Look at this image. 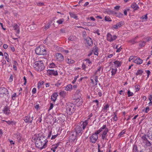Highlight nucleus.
Instances as JSON below:
<instances>
[{"label": "nucleus", "instance_id": "51", "mask_svg": "<svg viewBox=\"0 0 152 152\" xmlns=\"http://www.w3.org/2000/svg\"><path fill=\"white\" fill-rule=\"evenodd\" d=\"M43 81H41V82H40L39 83H38V88L39 89L42 86V85H43Z\"/></svg>", "mask_w": 152, "mask_h": 152}, {"label": "nucleus", "instance_id": "5", "mask_svg": "<svg viewBox=\"0 0 152 152\" xmlns=\"http://www.w3.org/2000/svg\"><path fill=\"white\" fill-rule=\"evenodd\" d=\"M101 129H99L92 134L89 137V142L92 143H95L98 139V134L101 132Z\"/></svg>", "mask_w": 152, "mask_h": 152}, {"label": "nucleus", "instance_id": "57", "mask_svg": "<svg viewBox=\"0 0 152 152\" xmlns=\"http://www.w3.org/2000/svg\"><path fill=\"white\" fill-rule=\"evenodd\" d=\"M36 4L38 6H43L44 4L43 3L41 2H37L36 3Z\"/></svg>", "mask_w": 152, "mask_h": 152}, {"label": "nucleus", "instance_id": "50", "mask_svg": "<svg viewBox=\"0 0 152 152\" xmlns=\"http://www.w3.org/2000/svg\"><path fill=\"white\" fill-rule=\"evenodd\" d=\"M132 152H137V147L136 145H134L133 146Z\"/></svg>", "mask_w": 152, "mask_h": 152}, {"label": "nucleus", "instance_id": "34", "mask_svg": "<svg viewBox=\"0 0 152 152\" xmlns=\"http://www.w3.org/2000/svg\"><path fill=\"white\" fill-rule=\"evenodd\" d=\"M82 99H78L77 100H76V101L77 102V106H80L82 104Z\"/></svg>", "mask_w": 152, "mask_h": 152}, {"label": "nucleus", "instance_id": "27", "mask_svg": "<svg viewBox=\"0 0 152 152\" xmlns=\"http://www.w3.org/2000/svg\"><path fill=\"white\" fill-rule=\"evenodd\" d=\"M98 48L97 47L94 46L93 47V51L94 55L97 56L98 54Z\"/></svg>", "mask_w": 152, "mask_h": 152}, {"label": "nucleus", "instance_id": "22", "mask_svg": "<svg viewBox=\"0 0 152 152\" xmlns=\"http://www.w3.org/2000/svg\"><path fill=\"white\" fill-rule=\"evenodd\" d=\"M133 61L138 64H140L142 63V60L139 58H137L136 59L133 60Z\"/></svg>", "mask_w": 152, "mask_h": 152}, {"label": "nucleus", "instance_id": "62", "mask_svg": "<svg viewBox=\"0 0 152 152\" xmlns=\"http://www.w3.org/2000/svg\"><path fill=\"white\" fill-rule=\"evenodd\" d=\"M118 119V117L116 114H115L113 118V120L115 121H117Z\"/></svg>", "mask_w": 152, "mask_h": 152}, {"label": "nucleus", "instance_id": "46", "mask_svg": "<svg viewBox=\"0 0 152 152\" xmlns=\"http://www.w3.org/2000/svg\"><path fill=\"white\" fill-rule=\"evenodd\" d=\"M76 39V37L74 36H70L68 39L70 41H73L75 40Z\"/></svg>", "mask_w": 152, "mask_h": 152}, {"label": "nucleus", "instance_id": "26", "mask_svg": "<svg viewBox=\"0 0 152 152\" xmlns=\"http://www.w3.org/2000/svg\"><path fill=\"white\" fill-rule=\"evenodd\" d=\"M65 90L67 91H71L72 89V85L71 84H69L64 87Z\"/></svg>", "mask_w": 152, "mask_h": 152}, {"label": "nucleus", "instance_id": "58", "mask_svg": "<svg viewBox=\"0 0 152 152\" xmlns=\"http://www.w3.org/2000/svg\"><path fill=\"white\" fill-rule=\"evenodd\" d=\"M55 66V65L53 63L50 64L49 65V67L50 68H53Z\"/></svg>", "mask_w": 152, "mask_h": 152}, {"label": "nucleus", "instance_id": "54", "mask_svg": "<svg viewBox=\"0 0 152 152\" xmlns=\"http://www.w3.org/2000/svg\"><path fill=\"white\" fill-rule=\"evenodd\" d=\"M149 100L150 101V102L149 103V104L150 105H151V104H152V94L149 96Z\"/></svg>", "mask_w": 152, "mask_h": 152}, {"label": "nucleus", "instance_id": "9", "mask_svg": "<svg viewBox=\"0 0 152 152\" xmlns=\"http://www.w3.org/2000/svg\"><path fill=\"white\" fill-rule=\"evenodd\" d=\"M117 38L116 35H112L110 33H108L107 35V40L110 42L115 40Z\"/></svg>", "mask_w": 152, "mask_h": 152}, {"label": "nucleus", "instance_id": "23", "mask_svg": "<svg viewBox=\"0 0 152 152\" xmlns=\"http://www.w3.org/2000/svg\"><path fill=\"white\" fill-rule=\"evenodd\" d=\"M87 43L88 45L91 46L93 45L92 40L91 38L89 37H88L86 39Z\"/></svg>", "mask_w": 152, "mask_h": 152}, {"label": "nucleus", "instance_id": "30", "mask_svg": "<svg viewBox=\"0 0 152 152\" xmlns=\"http://www.w3.org/2000/svg\"><path fill=\"white\" fill-rule=\"evenodd\" d=\"M69 14L71 17L73 18L74 19H77V17L76 15L74 13L70 12L69 13Z\"/></svg>", "mask_w": 152, "mask_h": 152}, {"label": "nucleus", "instance_id": "11", "mask_svg": "<svg viewBox=\"0 0 152 152\" xmlns=\"http://www.w3.org/2000/svg\"><path fill=\"white\" fill-rule=\"evenodd\" d=\"M47 72L48 75L57 76L58 75V73L56 70L53 69H49L47 70Z\"/></svg>", "mask_w": 152, "mask_h": 152}, {"label": "nucleus", "instance_id": "33", "mask_svg": "<svg viewBox=\"0 0 152 152\" xmlns=\"http://www.w3.org/2000/svg\"><path fill=\"white\" fill-rule=\"evenodd\" d=\"M66 92L64 91H61L60 92L59 95L62 97H64L66 95Z\"/></svg>", "mask_w": 152, "mask_h": 152}, {"label": "nucleus", "instance_id": "56", "mask_svg": "<svg viewBox=\"0 0 152 152\" xmlns=\"http://www.w3.org/2000/svg\"><path fill=\"white\" fill-rule=\"evenodd\" d=\"M137 6V4L134 2L132 3L131 7L132 8H134Z\"/></svg>", "mask_w": 152, "mask_h": 152}, {"label": "nucleus", "instance_id": "40", "mask_svg": "<svg viewBox=\"0 0 152 152\" xmlns=\"http://www.w3.org/2000/svg\"><path fill=\"white\" fill-rule=\"evenodd\" d=\"M116 17L119 18H122L123 17V14L121 12L117 13L115 12V14Z\"/></svg>", "mask_w": 152, "mask_h": 152}, {"label": "nucleus", "instance_id": "42", "mask_svg": "<svg viewBox=\"0 0 152 152\" xmlns=\"http://www.w3.org/2000/svg\"><path fill=\"white\" fill-rule=\"evenodd\" d=\"M121 46L119 48H118V45H117L115 47V49H117V50L116 51V52L117 53L119 52L122 49V48L121 47Z\"/></svg>", "mask_w": 152, "mask_h": 152}, {"label": "nucleus", "instance_id": "14", "mask_svg": "<svg viewBox=\"0 0 152 152\" xmlns=\"http://www.w3.org/2000/svg\"><path fill=\"white\" fill-rule=\"evenodd\" d=\"M76 133L75 132H72L70 137V139L72 141L76 142L77 140Z\"/></svg>", "mask_w": 152, "mask_h": 152}, {"label": "nucleus", "instance_id": "52", "mask_svg": "<svg viewBox=\"0 0 152 152\" xmlns=\"http://www.w3.org/2000/svg\"><path fill=\"white\" fill-rule=\"evenodd\" d=\"M17 96V94L16 93H13L12 96V98L13 100H15V98Z\"/></svg>", "mask_w": 152, "mask_h": 152}, {"label": "nucleus", "instance_id": "3", "mask_svg": "<svg viewBox=\"0 0 152 152\" xmlns=\"http://www.w3.org/2000/svg\"><path fill=\"white\" fill-rule=\"evenodd\" d=\"M35 69L37 71H41L44 69L45 67L42 61H35L33 65Z\"/></svg>", "mask_w": 152, "mask_h": 152}, {"label": "nucleus", "instance_id": "43", "mask_svg": "<svg viewBox=\"0 0 152 152\" xmlns=\"http://www.w3.org/2000/svg\"><path fill=\"white\" fill-rule=\"evenodd\" d=\"M104 20L105 21L108 22H110L112 21V20L108 16H106L105 17Z\"/></svg>", "mask_w": 152, "mask_h": 152}, {"label": "nucleus", "instance_id": "64", "mask_svg": "<svg viewBox=\"0 0 152 152\" xmlns=\"http://www.w3.org/2000/svg\"><path fill=\"white\" fill-rule=\"evenodd\" d=\"M13 76L12 75H10V78H9V82H11L13 81Z\"/></svg>", "mask_w": 152, "mask_h": 152}, {"label": "nucleus", "instance_id": "4", "mask_svg": "<svg viewBox=\"0 0 152 152\" xmlns=\"http://www.w3.org/2000/svg\"><path fill=\"white\" fill-rule=\"evenodd\" d=\"M66 112L69 115L72 114L75 110V106L73 103L69 102L66 104Z\"/></svg>", "mask_w": 152, "mask_h": 152}, {"label": "nucleus", "instance_id": "38", "mask_svg": "<svg viewBox=\"0 0 152 152\" xmlns=\"http://www.w3.org/2000/svg\"><path fill=\"white\" fill-rule=\"evenodd\" d=\"M66 62L68 64H72L75 62V61L71 59L67 58V60L66 61Z\"/></svg>", "mask_w": 152, "mask_h": 152}, {"label": "nucleus", "instance_id": "49", "mask_svg": "<svg viewBox=\"0 0 152 152\" xmlns=\"http://www.w3.org/2000/svg\"><path fill=\"white\" fill-rule=\"evenodd\" d=\"M114 55H115V53H112L110 54H108L107 57V59L108 58H111Z\"/></svg>", "mask_w": 152, "mask_h": 152}, {"label": "nucleus", "instance_id": "1", "mask_svg": "<svg viewBox=\"0 0 152 152\" xmlns=\"http://www.w3.org/2000/svg\"><path fill=\"white\" fill-rule=\"evenodd\" d=\"M34 140L35 141L36 147L39 150H41L47 147L48 141L45 137L39 136L38 134L35 136Z\"/></svg>", "mask_w": 152, "mask_h": 152}, {"label": "nucleus", "instance_id": "17", "mask_svg": "<svg viewBox=\"0 0 152 152\" xmlns=\"http://www.w3.org/2000/svg\"><path fill=\"white\" fill-rule=\"evenodd\" d=\"M30 116L28 115L26 116L24 118V120L26 123H31L33 120V117H32V118H30Z\"/></svg>", "mask_w": 152, "mask_h": 152}, {"label": "nucleus", "instance_id": "18", "mask_svg": "<svg viewBox=\"0 0 152 152\" xmlns=\"http://www.w3.org/2000/svg\"><path fill=\"white\" fill-rule=\"evenodd\" d=\"M109 105L108 104H104L102 107L101 111L106 113L109 110Z\"/></svg>", "mask_w": 152, "mask_h": 152}, {"label": "nucleus", "instance_id": "59", "mask_svg": "<svg viewBox=\"0 0 152 152\" xmlns=\"http://www.w3.org/2000/svg\"><path fill=\"white\" fill-rule=\"evenodd\" d=\"M58 135L59 134H57L56 135H52L51 139L52 140L55 139L58 136Z\"/></svg>", "mask_w": 152, "mask_h": 152}, {"label": "nucleus", "instance_id": "2", "mask_svg": "<svg viewBox=\"0 0 152 152\" xmlns=\"http://www.w3.org/2000/svg\"><path fill=\"white\" fill-rule=\"evenodd\" d=\"M88 119H87L84 121L82 122V124L81 123L79 125H77L75 128V132L78 136H80L81 135L83 130L86 128L88 124Z\"/></svg>", "mask_w": 152, "mask_h": 152}, {"label": "nucleus", "instance_id": "16", "mask_svg": "<svg viewBox=\"0 0 152 152\" xmlns=\"http://www.w3.org/2000/svg\"><path fill=\"white\" fill-rule=\"evenodd\" d=\"M56 59L59 61H61L64 60V57L61 53H57L55 55Z\"/></svg>", "mask_w": 152, "mask_h": 152}, {"label": "nucleus", "instance_id": "48", "mask_svg": "<svg viewBox=\"0 0 152 152\" xmlns=\"http://www.w3.org/2000/svg\"><path fill=\"white\" fill-rule=\"evenodd\" d=\"M127 94L128 97L132 96L134 95V93L133 92H131L129 90L128 91Z\"/></svg>", "mask_w": 152, "mask_h": 152}, {"label": "nucleus", "instance_id": "44", "mask_svg": "<svg viewBox=\"0 0 152 152\" xmlns=\"http://www.w3.org/2000/svg\"><path fill=\"white\" fill-rule=\"evenodd\" d=\"M146 43L145 42H140L139 45L140 47L142 48L145 45Z\"/></svg>", "mask_w": 152, "mask_h": 152}, {"label": "nucleus", "instance_id": "35", "mask_svg": "<svg viewBox=\"0 0 152 152\" xmlns=\"http://www.w3.org/2000/svg\"><path fill=\"white\" fill-rule=\"evenodd\" d=\"M18 65V63L16 61H14V64L13 65V68L14 69L16 70H17V66Z\"/></svg>", "mask_w": 152, "mask_h": 152}, {"label": "nucleus", "instance_id": "32", "mask_svg": "<svg viewBox=\"0 0 152 152\" xmlns=\"http://www.w3.org/2000/svg\"><path fill=\"white\" fill-rule=\"evenodd\" d=\"M6 122L9 125H12L13 126V125H15L16 124V122L14 121H6Z\"/></svg>", "mask_w": 152, "mask_h": 152}, {"label": "nucleus", "instance_id": "29", "mask_svg": "<svg viewBox=\"0 0 152 152\" xmlns=\"http://www.w3.org/2000/svg\"><path fill=\"white\" fill-rule=\"evenodd\" d=\"M147 14L143 15L140 18V19L142 20V21L143 22L147 20L148 19Z\"/></svg>", "mask_w": 152, "mask_h": 152}, {"label": "nucleus", "instance_id": "45", "mask_svg": "<svg viewBox=\"0 0 152 152\" xmlns=\"http://www.w3.org/2000/svg\"><path fill=\"white\" fill-rule=\"evenodd\" d=\"M84 60L86 62V64H88V66L90 65L91 64V61L89 59H86Z\"/></svg>", "mask_w": 152, "mask_h": 152}, {"label": "nucleus", "instance_id": "55", "mask_svg": "<svg viewBox=\"0 0 152 152\" xmlns=\"http://www.w3.org/2000/svg\"><path fill=\"white\" fill-rule=\"evenodd\" d=\"M78 77H79L78 75L77 76H76L75 77L74 80L72 82V84H74L75 83V82L77 80V78Z\"/></svg>", "mask_w": 152, "mask_h": 152}, {"label": "nucleus", "instance_id": "61", "mask_svg": "<svg viewBox=\"0 0 152 152\" xmlns=\"http://www.w3.org/2000/svg\"><path fill=\"white\" fill-rule=\"evenodd\" d=\"M98 152H102V150H101L100 146L99 144H98Z\"/></svg>", "mask_w": 152, "mask_h": 152}, {"label": "nucleus", "instance_id": "63", "mask_svg": "<svg viewBox=\"0 0 152 152\" xmlns=\"http://www.w3.org/2000/svg\"><path fill=\"white\" fill-rule=\"evenodd\" d=\"M98 106L99 105H94L93 106V108L94 110L96 111L98 107Z\"/></svg>", "mask_w": 152, "mask_h": 152}, {"label": "nucleus", "instance_id": "25", "mask_svg": "<svg viewBox=\"0 0 152 152\" xmlns=\"http://www.w3.org/2000/svg\"><path fill=\"white\" fill-rule=\"evenodd\" d=\"M115 68L118 67L119 66H120L122 64V62L121 61H115L114 62Z\"/></svg>", "mask_w": 152, "mask_h": 152}, {"label": "nucleus", "instance_id": "31", "mask_svg": "<svg viewBox=\"0 0 152 152\" xmlns=\"http://www.w3.org/2000/svg\"><path fill=\"white\" fill-rule=\"evenodd\" d=\"M138 38V36H137L134 38L130 40L129 41V42L131 43L132 44H134L136 43V40Z\"/></svg>", "mask_w": 152, "mask_h": 152}, {"label": "nucleus", "instance_id": "20", "mask_svg": "<svg viewBox=\"0 0 152 152\" xmlns=\"http://www.w3.org/2000/svg\"><path fill=\"white\" fill-rule=\"evenodd\" d=\"M75 95L76 96L75 98L76 100H77L78 99H81V94L80 91L79 90H78L76 91Z\"/></svg>", "mask_w": 152, "mask_h": 152}, {"label": "nucleus", "instance_id": "19", "mask_svg": "<svg viewBox=\"0 0 152 152\" xmlns=\"http://www.w3.org/2000/svg\"><path fill=\"white\" fill-rule=\"evenodd\" d=\"M124 23L122 21L120 22L117 23L116 25H115L113 26V28L114 29H116L120 28L122 26L124 25Z\"/></svg>", "mask_w": 152, "mask_h": 152}, {"label": "nucleus", "instance_id": "53", "mask_svg": "<svg viewBox=\"0 0 152 152\" xmlns=\"http://www.w3.org/2000/svg\"><path fill=\"white\" fill-rule=\"evenodd\" d=\"M135 89H136V91H139V90L140 89V86L139 85H136L135 86Z\"/></svg>", "mask_w": 152, "mask_h": 152}, {"label": "nucleus", "instance_id": "10", "mask_svg": "<svg viewBox=\"0 0 152 152\" xmlns=\"http://www.w3.org/2000/svg\"><path fill=\"white\" fill-rule=\"evenodd\" d=\"M9 94L7 89L4 87H0V97L7 96Z\"/></svg>", "mask_w": 152, "mask_h": 152}, {"label": "nucleus", "instance_id": "21", "mask_svg": "<svg viewBox=\"0 0 152 152\" xmlns=\"http://www.w3.org/2000/svg\"><path fill=\"white\" fill-rule=\"evenodd\" d=\"M59 143H57L56 144L52 145L50 148L51 150L53 152H55L59 145Z\"/></svg>", "mask_w": 152, "mask_h": 152}, {"label": "nucleus", "instance_id": "47", "mask_svg": "<svg viewBox=\"0 0 152 152\" xmlns=\"http://www.w3.org/2000/svg\"><path fill=\"white\" fill-rule=\"evenodd\" d=\"M61 80H58L57 82L55 83V85L57 87H58L61 85Z\"/></svg>", "mask_w": 152, "mask_h": 152}, {"label": "nucleus", "instance_id": "60", "mask_svg": "<svg viewBox=\"0 0 152 152\" xmlns=\"http://www.w3.org/2000/svg\"><path fill=\"white\" fill-rule=\"evenodd\" d=\"M149 110V108L148 107H146L144 111H145L146 113H148Z\"/></svg>", "mask_w": 152, "mask_h": 152}, {"label": "nucleus", "instance_id": "6", "mask_svg": "<svg viewBox=\"0 0 152 152\" xmlns=\"http://www.w3.org/2000/svg\"><path fill=\"white\" fill-rule=\"evenodd\" d=\"M99 129H101V132L104 130L102 134V139L103 140H107V133L108 131V129L106 127V125H103Z\"/></svg>", "mask_w": 152, "mask_h": 152}, {"label": "nucleus", "instance_id": "24", "mask_svg": "<svg viewBox=\"0 0 152 152\" xmlns=\"http://www.w3.org/2000/svg\"><path fill=\"white\" fill-rule=\"evenodd\" d=\"M58 96V95L57 93H54L52 94L51 96V99L52 101L54 102L56 101V100L57 97Z\"/></svg>", "mask_w": 152, "mask_h": 152}, {"label": "nucleus", "instance_id": "13", "mask_svg": "<svg viewBox=\"0 0 152 152\" xmlns=\"http://www.w3.org/2000/svg\"><path fill=\"white\" fill-rule=\"evenodd\" d=\"M3 113L7 115H8L10 113V107L8 106H5L2 110Z\"/></svg>", "mask_w": 152, "mask_h": 152}, {"label": "nucleus", "instance_id": "39", "mask_svg": "<svg viewBox=\"0 0 152 152\" xmlns=\"http://www.w3.org/2000/svg\"><path fill=\"white\" fill-rule=\"evenodd\" d=\"M87 25L89 26H94L96 25V23L92 22H88L87 23Z\"/></svg>", "mask_w": 152, "mask_h": 152}, {"label": "nucleus", "instance_id": "8", "mask_svg": "<svg viewBox=\"0 0 152 152\" xmlns=\"http://www.w3.org/2000/svg\"><path fill=\"white\" fill-rule=\"evenodd\" d=\"M35 51L36 54L39 55H45L47 53L46 50L42 47H37Z\"/></svg>", "mask_w": 152, "mask_h": 152}, {"label": "nucleus", "instance_id": "28", "mask_svg": "<svg viewBox=\"0 0 152 152\" xmlns=\"http://www.w3.org/2000/svg\"><path fill=\"white\" fill-rule=\"evenodd\" d=\"M147 136L148 137L149 139L152 140V131L150 132H148L147 133Z\"/></svg>", "mask_w": 152, "mask_h": 152}, {"label": "nucleus", "instance_id": "12", "mask_svg": "<svg viewBox=\"0 0 152 152\" xmlns=\"http://www.w3.org/2000/svg\"><path fill=\"white\" fill-rule=\"evenodd\" d=\"M14 30L16 33L15 35L18 37H19V34L20 33V28L19 26L16 23H14L13 25Z\"/></svg>", "mask_w": 152, "mask_h": 152}, {"label": "nucleus", "instance_id": "41", "mask_svg": "<svg viewBox=\"0 0 152 152\" xmlns=\"http://www.w3.org/2000/svg\"><path fill=\"white\" fill-rule=\"evenodd\" d=\"M64 19L63 18L59 19L56 21V22L59 24H61L64 21Z\"/></svg>", "mask_w": 152, "mask_h": 152}, {"label": "nucleus", "instance_id": "15", "mask_svg": "<svg viewBox=\"0 0 152 152\" xmlns=\"http://www.w3.org/2000/svg\"><path fill=\"white\" fill-rule=\"evenodd\" d=\"M98 76H95L91 77V80L94 86H96L97 84L98 83Z\"/></svg>", "mask_w": 152, "mask_h": 152}, {"label": "nucleus", "instance_id": "37", "mask_svg": "<svg viewBox=\"0 0 152 152\" xmlns=\"http://www.w3.org/2000/svg\"><path fill=\"white\" fill-rule=\"evenodd\" d=\"M143 72V71L141 69H138L137 70V72L136 73V75H142Z\"/></svg>", "mask_w": 152, "mask_h": 152}, {"label": "nucleus", "instance_id": "36", "mask_svg": "<svg viewBox=\"0 0 152 152\" xmlns=\"http://www.w3.org/2000/svg\"><path fill=\"white\" fill-rule=\"evenodd\" d=\"M117 71V69L116 68H112V71H111V72L112 73V75H115Z\"/></svg>", "mask_w": 152, "mask_h": 152}, {"label": "nucleus", "instance_id": "7", "mask_svg": "<svg viewBox=\"0 0 152 152\" xmlns=\"http://www.w3.org/2000/svg\"><path fill=\"white\" fill-rule=\"evenodd\" d=\"M146 134H144L141 137L142 144V145L145 148L150 147L151 145L150 142L147 139Z\"/></svg>", "mask_w": 152, "mask_h": 152}]
</instances>
